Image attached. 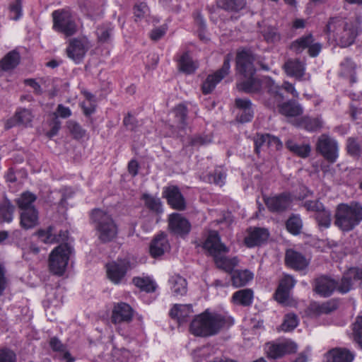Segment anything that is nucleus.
<instances>
[{"instance_id": "obj_19", "label": "nucleus", "mask_w": 362, "mask_h": 362, "mask_svg": "<svg viewBox=\"0 0 362 362\" xmlns=\"http://www.w3.org/2000/svg\"><path fill=\"white\" fill-rule=\"evenodd\" d=\"M269 237V233L264 228L255 227L248 229V235L245 238L244 243L247 247L261 246L266 243Z\"/></svg>"}, {"instance_id": "obj_29", "label": "nucleus", "mask_w": 362, "mask_h": 362, "mask_svg": "<svg viewBox=\"0 0 362 362\" xmlns=\"http://www.w3.org/2000/svg\"><path fill=\"white\" fill-rule=\"evenodd\" d=\"M276 107H279V112L286 117H293L303 114L302 107L295 100H289L284 103L282 101Z\"/></svg>"}, {"instance_id": "obj_24", "label": "nucleus", "mask_w": 362, "mask_h": 362, "mask_svg": "<svg viewBox=\"0 0 362 362\" xmlns=\"http://www.w3.org/2000/svg\"><path fill=\"white\" fill-rule=\"evenodd\" d=\"M323 120L320 116L313 117L310 116H303L296 119L294 125L300 129L310 132H316L323 127Z\"/></svg>"}, {"instance_id": "obj_38", "label": "nucleus", "mask_w": 362, "mask_h": 362, "mask_svg": "<svg viewBox=\"0 0 362 362\" xmlns=\"http://www.w3.org/2000/svg\"><path fill=\"white\" fill-rule=\"evenodd\" d=\"M315 219L320 229L329 228L332 223V212L324 206L315 214Z\"/></svg>"}, {"instance_id": "obj_3", "label": "nucleus", "mask_w": 362, "mask_h": 362, "mask_svg": "<svg viewBox=\"0 0 362 362\" xmlns=\"http://www.w3.org/2000/svg\"><path fill=\"white\" fill-rule=\"evenodd\" d=\"M90 218L102 243H110L117 237L118 228L111 214L100 209H94Z\"/></svg>"}, {"instance_id": "obj_51", "label": "nucleus", "mask_w": 362, "mask_h": 362, "mask_svg": "<svg viewBox=\"0 0 362 362\" xmlns=\"http://www.w3.org/2000/svg\"><path fill=\"white\" fill-rule=\"evenodd\" d=\"M187 283L185 279L182 276H177L174 281L172 287L173 292L178 296H183L187 293Z\"/></svg>"}, {"instance_id": "obj_57", "label": "nucleus", "mask_w": 362, "mask_h": 362, "mask_svg": "<svg viewBox=\"0 0 362 362\" xmlns=\"http://www.w3.org/2000/svg\"><path fill=\"white\" fill-rule=\"evenodd\" d=\"M212 348L210 346H205L195 349L193 353V358L194 362H202L211 354Z\"/></svg>"}, {"instance_id": "obj_34", "label": "nucleus", "mask_w": 362, "mask_h": 362, "mask_svg": "<svg viewBox=\"0 0 362 362\" xmlns=\"http://www.w3.org/2000/svg\"><path fill=\"white\" fill-rule=\"evenodd\" d=\"M197 310H194L192 304H175L170 309V317H192Z\"/></svg>"}, {"instance_id": "obj_6", "label": "nucleus", "mask_w": 362, "mask_h": 362, "mask_svg": "<svg viewBox=\"0 0 362 362\" xmlns=\"http://www.w3.org/2000/svg\"><path fill=\"white\" fill-rule=\"evenodd\" d=\"M315 151L329 163H334L339 157L337 141L327 134L318 136L315 144Z\"/></svg>"}, {"instance_id": "obj_17", "label": "nucleus", "mask_w": 362, "mask_h": 362, "mask_svg": "<svg viewBox=\"0 0 362 362\" xmlns=\"http://www.w3.org/2000/svg\"><path fill=\"white\" fill-rule=\"evenodd\" d=\"M338 281L326 275L315 279L313 291L320 296L329 297L336 290Z\"/></svg>"}, {"instance_id": "obj_45", "label": "nucleus", "mask_w": 362, "mask_h": 362, "mask_svg": "<svg viewBox=\"0 0 362 362\" xmlns=\"http://www.w3.org/2000/svg\"><path fill=\"white\" fill-rule=\"evenodd\" d=\"M226 178V173L221 168H216L213 172H211L204 177V180L208 183H214L218 185L224 184Z\"/></svg>"}, {"instance_id": "obj_56", "label": "nucleus", "mask_w": 362, "mask_h": 362, "mask_svg": "<svg viewBox=\"0 0 362 362\" xmlns=\"http://www.w3.org/2000/svg\"><path fill=\"white\" fill-rule=\"evenodd\" d=\"M263 36L268 42H275L281 39L280 34L275 27L268 26L262 30Z\"/></svg>"}, {"instance_id": "obj_16", "label": "nucleus", "mask_w": 362, "mask_h": 362, "mask_svg": "<svg viewBox=\"0 0 362 362\" xmlns=\"http://www.w3.org/2000/svg\"><path fill=\"white\" fill-rule=\"evenodd\" d=\"M88 50V42L85 40L75 37L70 40L66 52L69 58L75 63L79 64L84 58Z\"/></svg>"}, {"instance_id": "obj_25", "label": "nucleus", "mask_w": 362, "mask_h": 362, "mask_svg": "<svg viewBox=\"0 0 362 362\" xmlns=\"http://www.w3.org/2000/svg\"><path fill=\"white\" fill-rule=\"evenodd\" d=\"M287 76L301 79L305 74V64L298 59H289L283 65Z\"/></svg>"}, {"instance_id": "obj_33", "label": "nucleus", "mask_w": 362, "mask_h": 362, "mask_svg": "<svg viewBox=\"0 0 362 362\" xmlns=\"http://www.w3.org/2000/svg\"><path fill=\"white\" fill-rule=\"evenodd\" d=\"M254 277V274L248 269L235 270L231 274L232 284L235 287L245 286Z\"/></svg>"}, {"instance_id": "obj_2", "label": "nucleus", "mask_w": 362, "mask_h": 362, "mask_svg": "<svg viewBox=\"0 0 362 362\" xmlns=\"http://www.w3.org/2000/svg\"><path fill=\"white\" fill-rule=\"evenodd\" d=\"M334 224L342 232L353 230L362 221V204L358 202L337 206Z\"/></svg>"}, {"instance_id": "obj_44", "label": "nucleus", "mask_w": 362, "mask_h": 362, "mask_svg": "<svg viewBox=\"0 0 362 362\" xmlns=\"http://www.w3.org/2000/svg\"><path fill=\"white\" fill-rule=\"evenodd\" d=\"M178 127L180 129H184L187 127V107L184 104H179L173 109Z\"/></svg>"}, {"instance_id": "obj_61", "label": "nucleus", "mask_w": 362, "mask_h": 362, "mask_svg": "<svg viewBox=\"0 0 362 362\" xmlns=\"http://www.w3.org/2000/svg\"><path fill=\"white\" fill-rule=\"evenodd\" d=\"M296 281L295 279L290 275H286L279 282V284L277 288L281 289L282 291H286L290 293L291 290L295 286Z\"/></svg>"}, {"instance_id": "obj_37", "label": "nucleus", "mask_w": 362, "mask_h": 362, "mask_svg": "<svg viewBox=\"0 0 362 362\" xmlns=\"http://www.w3.org/2000/svg\"><path fill=\"white\" fill-rule=\"evenodd\" d=\"M253 291L250 288L239 290L233 295V301L243 306H248L252 303Z\"/></svg>"}, {"instance_id": "obj_49", "label": "nucleus", "mask_w": 362, "mask_h": 362, "mask_svg": "<svg viewBox=\"0 0 362 362\" xmlns=\"http://www.w3.org/2000/svg\"><path fill=\"white\" fill-rule=\"evenodd\" d=\"M133 283L141 291L148 293L153 292L156 290L155 283L149 278L134 277Z\"/></svg>"}, {"instance_id": "obj_15", "label": "nucleus", "mask_w": 362, "mask_h": 362, "mask_svg": "<svg viewBox=\"0 0 362 362\" xmlns=\"http://www.w3.org/2000/svg\"><path fill=\"white\" fill-rule=\"evenodd\" d=\"M163 197L166 199L171 208L183 211L186 209V202L177 185H170L163 188Z\"/></svg>"}, {"instance_id": "obj_26", "label": "nucleus", "mask_w": 362, "mask_h": 362, "mask_svg": "<svg viewBox=\"0 0 362 362\" xmlns=\"http://www.w3.org/2000/svg\"><path fill=\"white\" fill-rule=\"evenodd\" d=\"M33 115L30 110L23 108L18 110L14 116L7 120L6 129H8L16 125L27 127L32 122Z\"/></svg>"}, {"instance_id": "obj_14", "label": "nucleus", "mask_w": 362, "mask_h": 362, "mask_svg": "<svg viewBox=\"0 0 362 362\" xmlns=\"http://www.w3.org/2000/svg\"><path fill=\"white\" fill-rule=\"evenodd\" d=\"M130 267V262L126 259H117L106 264L107 278L114 284H118L126 276Z\"/></svg>"}, {"instance_id": "obj_7", "label": "nucleus", "mask_w": 362, "mask_h": 362, "mask_svg": "<svg viewBox=\"0 0 362 362\" xmlns=\"http://www.w3.org/2000/svg\"><path fill=\"white\" fill-rule=\"evenodd\" d=\"M53 29L66 37L74 35L77 31V26L71 13L64 9L55 10L52 13Z\"/></svg>"}, {"instance_id": "obj_23", "label": "nucleus", "mask_w": 362, "mask_h": 362, "mask_svg": "<svg viewBox=\"0 0 362 362\" xmlns=\"http://www.w3.org/2000/svg\"><path fill=\"white\" fill-rule=\"evenodd\" d=\"M263 81L252 76L243 77L242 80L237 82L236 87L239 91L245 93H257L262 90Z\"/></svg>"}, {"instance_id": "obj_58", "label": "nucleus", "mask_w": 362, "mask_h": 362, "mask_svg": "<svg viewBox=\"0 0 362 362\" xmlns=\"http://www.w3.org/2000/svg\"><path fill=\"white\" fill-rule=\"evenodd\" d=\"M347 151L349 155L354 157L361 156V146L354 138H349L347 140Z\"/></svg>"}, {"instance_id": "obj_22", "label": "nucleus", "mask_w": 362, "mask_h": 362, "mask_svg": "<svg viewBox=\"0 0 362 362\" xmlns=\"http://www.w3.org/2000/svg\"><path fill=\"white\" fill-rule=\"evenodd\" d=\"M169 249L170 244L167 235L164 232H160L151 240L149 252L151 255L156 258L162 256Z\"/></svg>"}, {"instance_id": "obj_63", "label": "nucleus", "mask_w": 362, "mask_h": 362, "mask_svg": "<svg viewBox=\"0 0 362 362\" xmlns=\"http://www.w3.org/2000/svg\"><path fill=\"white\" fill-rule=\"evenodd\" d=\"M290 293L276 288L274 293L275 300L280 304L287 306L290 305Z\"/></svg>"}, {"instance_id": "obj_40", "label": "nucleus", "mask_w": 362, "mask_h": 362, "mask_svg": "<svg viewBox=\"0 0 362 362\" xmlns=\"http://www.w3.org/2000/svg\"><path fill=\"white\" fill-rule=\"evenodd\" d=\"M37 199L35 194L30 192H25L21 194V197L18 198L16 202L18 208L21 211L27 210L28 209H36L33 205V202Z\"/></svg>"}, {"instance_id": "obj_35", "label": "nucleus", "mask_w": 362, "mask_h": 362, "mask_svg": "<svg viewBox=\"0 0 362 362\" xmlns=\"http://www.w3.org/2000/svg\"><path fill=\"white\" fill-rule=\"evenodd\" d=\"M339 302L337 299H331L322 304L313 305L311 309L317 315H328L339 308Z\"/></svg>"}, {"instance_id": "obj_21", "label": "nucleus", "mask_w": 362, "mask_h": 362, "mask_svg": "<svg viewBox=\"0 0 362 362\" xmlns=\"http://www.w3.org/2000/svg\"><path fill=\"white\" fill-rule=\"evenodd\" d=\"M235 105L238 109L236 115V120L238 122L244 124L252 121L254 117V111L250 99L236 98Z\"/></svg>"}, {"instance_id": "obj_27", "label": "nucleus", "mask_w": 362, "mask_h": 362, "mask_svg": "<svg viewBox=\"0 0 362 362\" xmlns=\"http://www.w3.org/2000/svg\"><path fill=\"white\" fill-rule=\"evenodd\" d=\"M20 225L25 230L34 228L39 225V213L37 209H28L20 214Z\"/></svg>"}, {"instance_id": "obj_46", "label": "nucleus", "mask_w": 362, "mask_h": 362, "mask_svg": "<svg viewBox=\"0 0 362 362\" xmlns=\"http://www.w3.org/2000/svg\"><path fill=\"white\" fill-rule=\"evenodd\" d=\"M15 210V206L11 204L10 200L6 199L0 204V216L2 221L6 222H11L13 219V214Z\"/></svg>"}, {"instance_id": "obj_42", "label": "nucleus", "mask_w": 362, "mask_h": 362, "mask_svg": "<svg viewBox=\"0 0 362 362\" xmlns=\"http://www.w3.org/2000/svg\"><path fill=\"white\" fill-rule=\"evenodd\" d=\"M287 230L293 235H298L301 233L303 222L299 215L293 214L286 222Z\"/></svg>"}, {"instance_id": "obj_64", "label": "nucleus", "mask_w": 362, "mask_h": 362, "mask_svg": "<svg viewBox=\"0 0 362 362\" xmlns=\"http://www.w3.org/2000/svg\"><path fill=\"white\" fill-rule=\"evenodd\" d=\"M0 362H17L16 355L10 349H0Z\"/></svg>"}, {"instance_id": "obj_41", "label": "nucleus", "mask_w": 362, "mask_h": 362, "mask_svg": "<svg viewBox=\"0 0 362 362\" xmlns=\"http://www.w3.org/2000/svg\"><path fill=\"white\" fill-rule=\"evenodd\" d=\"M353 281L354 278L348 269L344 272L340 282L338 281L336 290L341 294L349 293L353 288Z\"/></svg>"}, {"instance_id": "obj_47", "label": "nucleus", "mask_w": 362, "mask_h": 362, "mask_svg": "<svg viewBox=\"0 0 362 362\" xmlns=\"http://www.w3.org/2000/svg\"><path fill=\"white\" fill-rule=\"evenodd\" d=\"M134 310L127 303L121 302L114 306L111 317H133Z\"/></svg>"}, {"instance_id": "obj_31", "label": "nucleus", "mask_w": 362, "mask_h": 362, "mask_svg": "<svg viewBox=\"0 0 362 362\" xmlns=\"http://www.w3.org/2000/svg\"><path fill=\"white\" fill-rule=\"evenodd\" d=\"M216 6L227 12L238 13L246 7L247 0H216Z\"/></svg>"}, {"instance_id": "obj_30", "label": "nucleus", "mask_w": 362, "mask_h": 362, "mask_svg": "<svg viewBox=\"0 0 362 362\" xmlns=\"http://www.w3.org/2000/svg\"><path fill=\"white\" fill-rule=\"evenodd\" d=\"M21 55L20 53L13 49L8 52L0 60V69L4 71H8L14 69L20 64Z\"/></svg>"}, {"instance_id": "obj_13", "label": "nucleus", "mask_w": 362, "mask_h": 362, "mask_svg": "<svg viewBox=\"0 0 362 362\" xmlns=\"http://www.w3.org/2000/svg\"><path fill=\"white\" fill-rule=\"evenodd\" d=\"M264 201L271 212L280 214L288 209L293 199L290 192H284L274 197H264Z\"/></svg>"}, {"instance_id": "obj_48", "label": "nucleus", "mask_w": 362, "mask_h": 362, "mask_svg": "<svg viewBox=\"0 0 362 362\" xmlns=\"http://www.w3.org/2000/svg\"><path fill=\"white\" fill-rule=\"evenodd\" d=\"M178 65L180 70L187 74L193 73L196 69L190 56L187 52L181 56Z\"/></svg>"}, {"instance_id": "obj_39", "label": "nucleus", "mask_w": 362, "mask_h": 362, "mask_svg": "<svg viewBox=\"0 0 362 362\" xmlns=\"http://www.w3.org/2000/svg\"><path fill=\"white\" fill-rule=\"evenodd\" d=\"M141 199L144 202L145 206L151 211L156 214L163 213L162 202L159 198L145 193L142 195Z\"/></svg>"}, {"instance_id": "obj_28", "label": "nucleus", "mask_w": 362, "mask_h": 362, "mask_svg": "<svg viewBox=\"0 0 362 362\" xmlns=\"http://www.w3.org/2000/svg\"><path fill=\"white\" fill-rule=\"evenodd\" d=\"M354 354L346 349L335 348L325 354L326 362H352Z\"/></svg>"}, {"instance_id": "obj_52", "label": "nucleus", "mask_w": 362, "mask_h": 362, "mask_svg": "<svg viewBox=\"0 0 362 362\" xmlns=\"http://www.w3.org/2000/svg\"><path fill=\"white\" fill-rule=\"evenodd\" d=\"M49 345L53 350L63 352L62 358H63V359L66 361V362H74V358L73 357H71V354L68 351H64L63 344L56 337H53L50 339Z\"/></svg>"}, {"instance_id": "obj_54", "label": "nucleus", "mask_w": 362, "mask_h": 362, "mask_svg": "<svg viewBox=\"0 0 362 362\" xmlns=\"http://www.w3.org/2000/svg\"><path fill=\"white\" fill-rule=\"evenodd\" d=\"M265 351L267 356L272 358H277L284 356L280 343H267L265 346Z\"/></svg>"}, {"instance_id": "obj_9", "label": "nucleus", "mask_w": 362, "mask_h": 362, "mask_svg": "<svg viewBox=\"0 0 362 362\" xmlns=\"http://www.w3.org/2000/svg\"><path fill=\"white\" fill-rule=\"evenodd\" d=\"M257 60L255 54L250 49L238 52L235 58L237 73L243 77L255 76L256 69L254 62Z\"/></svg>"}, {"instance_id": "obj_59", "label": "nucleus", "mask_w": 362, "mask_h": 362, "mask_svg": "<svg viewBox=\"0 0 362 362\" xmlns=\"http://www.w3.org/2000/svg\"><path fill=\"white\" fill-rule=\"evenodd\" d=\"M269 134H260L257 133L254 136L253 141L255 144V152L257 155H259L261 151V147L264 144H267V137Z\"/></svg>"}, {"instance_id": "obj_5", "label": "nucleus", "mask_w": 362, "mask_h": 362, "mask_svg": "<svg viewBox=\"0 0 362 362\" xmlns=\"http://www.w3.org/2000/svg\"><path fill=\"white\" fill-rule=\"evenodd\" d=\"M73 248L66 243L56 247L49 256V269L57 276H62L67 267Z\"/></svg>"}, {"instance_id": "obj_32", "label": "nucleus", "mask_w": 362, "mask_h": 362, "mask_svg": "<svg viewBox=\"0 0 362 362\" xmlns=\"http://www.w3.org/2000/svg\"><path fill=\"white\" fill-rule=\"evenodd\" d=\"M214 261L218 269H221L230 274L235 271L234 268L239 262V259L237 257L228 258L226 255H221L218 256L214 259Z\"/></svg>"}, {"instance_id": "obj_1", "label": "nucleus", "mask_w": 362, "mask_h": 362, "mask_svg": "<svg viewBox=\"0 0 362 362\" xmlns=\"http://www.w3.org/2000/svg\"><path fill=\"white\" fill-rule=\"evenodd\" d=\"M361 18L346 19L341 17L330 18L325 28L327 35L334 33L336 41L341 47H347L355 42L361 32Z\"/></svg>"}, {"instance_id": "obj_55", "label": "nucleus", "mask_w": 362, "mask_h": 362, "mask_svg": "<svg viewBox=\"0 0 362 362\" xmlns=\"http://www.w3.org/2000/svg\"><path fill=\"white\" fill-rule=\"evenodd\" d=\"M353 337L361 349H362V318H357L352 324Z\"/></svg>"}, {"instance_id": "obj_4", "label": "nucleus", "mask_w": 362, "mask_h": 362, "mask_svg": "<svg viewBox=\"0 0 362 362\" xmlns=\"http://www.w3.org/2000/svg\"><path fill=\"white\" fill-rule=\"evenodd\" d=\"M233 324L231 318H194L189 329L195 336L209 337L217 334Z\"/></svg>"}, {"instance_id": "obj_60", "label": "nucleus", "mask_w": 362, "mask_h": 362, "mask_svg": "<svg viewBox=\"0 0 362 362\" xmlns=\"http://www.w3.org/2000/svg\"><path fill=\"white\" fill-rule=\"evenodd\" d=\"M263 321L257 320V318H245L244 325L246 327L245 329L252 331L255 334L257 331L262 327Z\"/></svg>"}, {"instance_id": "obj_8", "label": "nucleus", "mask_w": 362, "mask_h": 362, "mask_svg": "<svg viewBox=\"0 0 362 362\" xmlns=\"http://www.w3.org/2000/svg\"><path fill=\"white\" fill-rule=\"evenodd\" d=\"M262 86L264 88V105L271 110H274L276 105H279L284 99L281 87L276 85L271 77H266L263 80Z\"/></svg>"}, {"instance_id": "obj_12", "label": "nucleus", "mask_w": 362, "mask_h": 362, "mask_svg": "<svg viewBox=\"0 0 362 362\" xmlns=\"http://www.w3.org/2000/svg\"><path fill=\"white\" fill-rule=\"evenodd\" d=\"M202 247L214 259L221 255H226L229 252V248L221 242V236L216 230H210L209 232Z\"/></svg>"}, {"instance_id": "obj_43", "label": "nucleus", "mask_w": 362, "mask_h": 362, "mask_svg": "<svg viewBox=\"0 0 362 362\" xmlns=\"http://www.w3.org/2000/svg\"><path fill=\"white\" fill-rule=\"evenodd\" d=\"M313 42V37L312 34H308L293 41L291 45V49L296 54H300L303 49L308 48Z\"/></svg>"}, {"instance_id": "obj_53", "label": "nucleus", "mask_w": 362, "mask_h": 362, "mask_svg": "<svg viewBox=\"0 0 362 362\" xmlns=\"http://www.w3.org/2000/svg\"><path fill=\"white\" fill-rule=\"evenodd\" d=\"M66 126L75 139H80L85 136L86 131L76 122L69 120L67 122Z\"/></svg>"}, {"instance_id": "obj_11", "label": "nucleus", "mask_w": 362, "mask_h": 362, "mask_svg": "<svg viewBox=\"0 0 362 362\" xmlns=\"http://www.w3.org/2000/svg\"><path fill=\"white\" fill-rule=\"evenodd\" d=\"M230 60V54H227L224 58L221 68L217 70L214 74L207 76L202 86L204 94L206 95L211 93L215 88L216 84L229 74Z\"/></svg>"}, {"instance_id": "obj_20", "label": "nucleus", "mask_w": 362, "mask_h": 362, "mask_svg": "<svg viewBox=\"0 0 362 362\" xmlns=\"http://www.w3.org/2000/svg\"><path fill=\"white\" fill-rule=\"evenodd\" d=\"M284 261L286 266L296 271L305 269L310 263L305 255L293 249L286 251Z\"/></svg>"}, {"instance_id": "obj_50", "label": "nucleus", "mask_w": 362, "mask_h": 362, "mask_svg": "<svg viewBox=\"0 0 362 362\" xmlns=\"http://www.w3.org/2000/svg\"><path fill=\"white\" fill-rule=\"evenodd\" d=\"M112 31L113 27L111 25H103L98 27L96 30L98 42L100 43L109 42Z\"/></svg>"}, {"instance_id": "obj_36", "label": "nucleus", "mask_w": 362, "mask_h": 362, "mask_svg": "<svg viewBox=\"0 0 362 362\" xmlns=\"http://www.w3.org/2000/svg\"><path fill=\"white\" fill-rule=\"evenodd\" d=\"M286 146L291 152L301 158L308 157L311 151V146L309 144L299 145L291 139L286 142Z\"/></svg>"}, {"instance_id": "obj_18", "label": "nucleus", "mask_w": 362, "mask_h": 362, "mask_svg": "<svg viewBox=\"0 0 362 362\" xmlns=\"http://www.w3.org/2000/svg\"><path fill=\"white\" fill-rule=\"evenodd\" d=\"M35 235L46 244H53L59 242H66L69 238V232L67 230H60L57 233L54 232V227L48 226L46 229H40Z\"/></svg>"}, {"instance_id": "obj_62", "label": "nucleus", "mask_w": 362, "mask_h": 362, "mask_svg": "<svg viewBox=\"0 0 362 362\" xmlns=\"http://www.w3.org/2000/svg\"><path fill=\"white\" fill-rule=\"evenodd\" d=\"M298 325L297 318H285L284 322L277 327L278 332H291Z\"/></svg>"}, {"instance_id": "obj_10", "label": "nucleus", "mask_w": 362, "mask_h": 362, "mask_svg": "<svg viewBox=\"0 0 362 362\" xmlns=\"http://www.w3.org/2000/svg\"><path fill=\"white\" fill-rule=\"evenodd\" d=\"M191 223L183 215L173 213L168 218V231L173 235L185 238L191 230Z\"/></svg>"}]
</instances>
